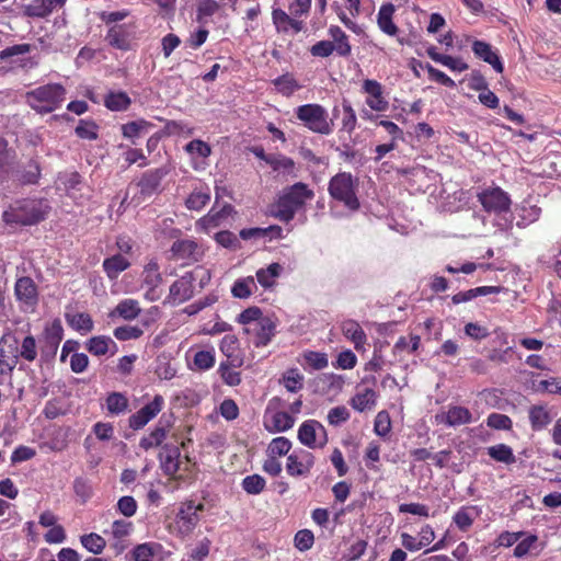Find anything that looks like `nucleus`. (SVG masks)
Here are the masks:
<instances>
[{
    "instance_id": "obj_12",
    "label": "nucleus",
    "mask_w": 561,
    "mask_h": 561,
    "mask_svg": "<svg viewBox=\"0 0 561 561\" xmlns=\"http://www.w3.org/2000/svg\"><path fill=\"white\" fill-rule=\"evenodd\" d=\"M362 92L367 94L365 103L371 111L386 112L389 108L383 87L377 80L365 79L362 83Z\"/></svg>"
},
{
    "instance_id": "obj_11",
    "label": "nucleus",
    "mask_w": 561,
    "mask_h": 561,
    "mask_svg": "<svg viewBox=\"0 0 561 561\" xmlns=\"http://www.w3.org/2000/svg\"><path fill=\"white\" fill-rule=\"evenodd\" d=\"M163 407L164 398L156 394L151 401L128 417V426L134 431L144 428L162 411Z\"/></svg>"
},
{
    "instance_id": "obj_24",
    "label": "nucleus",
    "mask_w": 561,
    "mask_h": 561,
    "mask_svg": "<svg viewBox=\"0 0 561 561\" xmlns=\"http://www.w3.org/2000/svg\"><path fill=\"white\" fill-rule=\"evenodd\" d=\"M273 23L277 30V32L288 33L293 31L294 33H299L304 28V22L297 20L295 16L291 18L282 9H274L272 12Z\"/></svg>"
},
{
    "instance_id": "obj_4",
    "label": "nucleus",
    "mask_w": 561,
    "mask_h": 561,
    "mask_svg": "<svg viewBox=\"0 0 561 561\" xmlns=\"http://www.w3.org/2000/svg\"><path fill=\"white\" fill-rule=\"evenodd\" d=\"M330 196L350 210H357L360 203L356 195V180L350 172H339L331 178L328 187Z\"/></svg>"
},
{
    "instance_id": "obj_9",
    "label": "nucleus",
    "mask_w": 561,
    "mask_h": 561,
    "mask_svg": "<svg viewBox=\"0 0 561 561\" xmlns=\"http://www.w3.org/2000/svg\"><path fill=\"white\" fill-rule=\"evenodd\" d=\"M171 260L181 262L182 265L197 263L204 256L203 247L194 239H180L172 243Z\"/></svg>"
},
{
    "instance_id": "obj_51",
    "label": "nucleus",
    "mask_w": 561,
    "mask_h": 561,
    "mask_svg": "<svg viewBox=\"0 0 561 561\" xmlns=\"http://www.w3.org/2000/svg\"><path fill=\"white\" fill-rule=\"evenodd\" d=\"M291 446V442L287 437L278 436L270 442L266 454L273 458L283 457L289 453Z\"/></svg>"
},
{
    "instance_id": "obj_41",
    "label": "nucleus",
    "mask_w": 561,
    "mask_h": 561,
    "mask_svg": "<svg viewBox=\"0 0 561 561\" xmlns=\"http://www.w3.org/2000/svg\"><path fill=\"white\" fill-rule=\"evenodd\" d=\"M302 366L305 369L322 370L328 367L329 358L325 353L316 351H305L302 353Z\"/></svg>"
},
{
    "instance_id": "obj_56",
    "label": "nucleus",
    "mask_w": 561,
    "mask_h": 561,
    "mask_svg": "<svg viewBox=\"0 0 561 561\" xmlns=\"http://www.w3.org/2000/svg\"><path fill=\"white\" fill-rule=\"evenodd\" d=\"M99 126L92 119H80L75 133L81 139L96 140L99 137Z\"/></svg>"
},
{
    "instance_id": "obj_45",
    "label": "nucleus",
    "mask_w": 561,
    "mask_h": 561,
    "mask_svg": "<svg viewBox=\"0 0 561 561\" xmlns=\"http://www.w3.org/2000/svg\"><path fill=\"white\" fill-rule=\"evenodd\" d=\"M165 438L167 430L162 426H156L148 435L140 438L139 447L147 451L161 446Z\"/></svg>"
},
{
    "instance_id": "obj_52",
    "label": "nucleus",
    "mask_w": 561,
    "mask_h": 561,
    "mask_svg": "<svg viewBox=\"0 0 561 561\" xmlns=\"http://www.w3.org/2000/svg\"><path fill=\"white\" fill-rule=\"evenodd\" d=\"M150 127H152V123H150L144 118H140L137 121H133V122L123 124L121 129H122L123 137L133 139V138L139 137L144 130H147Z\"/></svg>"
},
{
    "instance_id": "obj_30",
    "label": "nucleus",
    "mask_w": 561,
    "mask_h": 561,
    "mask_svg": "<svg viewBox=\"0 0 561 561\" xmlns=\"http://www.w3.org/2000/svg\"><path fill=\"white\" fill-rule=\"evenodd\" d=\"M105 409L110 415L125 414L129 412V400L123 392H110L105 398Z\"/></svg>"
},
{
    "instance_id": "obj_27",
    "label": "nucleus",
    "mask_w": 561,
    "mask_h": 561,
    "mask_svg": "<svg viewBox=\"0 0 561 561\" xmlns=\"http://www.w3.org/2000/svg\"><path fill=\"white\" fill-rule=\"evenodd\" d=\"M254 340L253 344L255 347H263L266 346L272 337L275 334V324L274 322L265 317L264 319H261L260 322H256L254 328Z\"/></svg>"
},
{
    "instance_id": "obj_43",
    "label": "nucleus",
    "mask_w": 561,
    "mask_h": 561,
    "mask_svg": "<svg viewBox=\"0 0 561 561\" xmlns=\"http://www.w3.org/2000/svg\"><path fill=\"white\" fill-rule=\"evenodd\" d=\"M210 201V190L206 187L195 188L186 198L185 206L190 210H201Z\"/></svg>"
},
{
    "instance_id": "obj_29",
    "label": "nucleus",
    "mask_w": 561,
    "mask_h": 561,
    "mask_svg": "<svg viewBox=\"0 0 561 561\" xmlns=\"http://www.w3.org/2000/svg\"><path fill=\"white\" fill-rule=\"evenodd\" d=\"M377 398L378 394L374 389L365 388L351 398L350 405L358 412H364L371 410L376 405Z\"/></svg>"
},
{
    "instance_id": "obj_48",
    "label": "nucleus",
    "mask_w": 561,
    "mask_h": 561,
    "mask_svg": "<svg viewBox=\"0 0 561 561\" xmlns=\"http://www.w3.org/2000/svg\"><path fill=\"white\" fill-rule=\"evenodd\" d=\"M62 337L64 328L61 321L59 319H55L45 327L42 342L59 346L60 342L62 341Z\"/></svg>"
},
{
    "instance_id": "obj_58",
    "label": "nucleus",
    "mask_w": 561,
    "mask_h": 561,
    "mask_svg": "<svg viewBox=\"0 0 561 561\" xmlns=\"http://www.w3.org/2000/svg\"><path fill=\"white\" fill-rule=\"evenodd\" d=\"M41 178V167L36 160H30L24 167L19 180L23 184H35Z\"/></svg>"
},
{
    "instance_id": "obj_50",
    "label": "nucleus",
    "mask_w": 561,
    "mask_h": 561,
    "mask_svg": "<svg viewBox=\"0 0 561 561\" xmlns=\"http://www.w3.org/2000/svg\"><path fill=\"white\" fill-rule=\"evenodd\" d=\"M282 383L289 392H298L304 387V376L297 368H289L283 374Z\"/></svg>"
},
{
    "instance_id": "obj_22",
    "label": "nucleus",
    "mask_w": 561,
    "mask_h": 561,
    "mask_svg": "<svg viewBox=\"0 0 561 561\" xmlns=\"http://www.w3.org/2000/svg\"><path fill=\"white\" fill-rule=\"evenodd\" d=\"M130 27L126 24L111 26L105 36L106 42L114 48L127 50L130 47Z\"/></svg>"
},
{
    "instance_id": "obj_40",
    "label": "nucleus",
    "mask_w": 561,
    "mask_h": 561,
    "mask_svg": "<svg viewBox=\"0 0 561 561\" xmlns=\"http://www.w3.org/2000/svg\"><path fill=\"white\" fill-rule=\"evenodd\" d=\"M488 455L495 461L507 466L516 462V457L511 446L506 444H496L488 447Z\"/></svg>"
},
{
    "instance_id": "obj_36",
    "label": "nucleus",
    "mask_w": 561,
    "mask_h": 561,
    "mask_svg": "<svg viewBox=\"0 0 561 561\" xmlns=\"http://www.w3.org/2000/svg\"><path fill=\"white\" fill-rule=\"evenodd\" d=\"M478 511L476 506H461L453 516V523L457 528L467 533L473 525Z\"/></svg>"
},
{
    "instance_id": "obj_16",
    "label": "nucleus",
    "mask_w": 561,
    "mask_h": 561,
    "mask_svg": "<svg viewBox=\"0 0 561 561\" xmlns=\"http://www.w3.org/2000/svg\"><path fill=\"white\" fill-rule=\"evenodd\" d=\"M169 173L167 167L151 169L146 171L139 179L137 185L144 197H150L160 191L161 182Z\"/></svg>"
},
{
    "instance_id": "obj_49",
    "label": "nucleus",
    "mask_w": 561,
    "mask_h": 561,
    "mask_svg": "<svg viewBox=\"0 0 561 561\" xmlns=\"http://www.w3.org/2000/svg\"><path fill=\"white\" fill-rule=\"evenodd\" d=\"M342 121H341V131H345L347 134H352L357 126V117L356 113L347 100H343L342 102Z\"/></svg>"
},
{
    "instance_id": "obj_14",
    "label": "nucleus",
    "mask_w": 561,
    "mask_h": 561,
    "mask_svg": "<svg viewBox=\"0 0 561 561\" xmlns=\"http://www.w3.org/2000/svg\"><path fill=\"white\" fill-rule=\"evenodd\" d=\"M18 363V340L3 335L0 339V375H11Z\"/></svg>"
},
{
    "instance_id": "obj_15",
    "label": "nucleus",
    "mask_w": 561,
    "mask_h": 561,
    "mask_svg": "<svg viewBox=\"0 0 561 561\" xmlns=\"http://www.w3.org/2000/svg\"><path fill=\"white\" fill-rule=\"evenodd\" d=\"M194 276L192 272H186L170 286L169 301L173 305H180L192 298L194 293Z\"/></svg>"
},
{
    "instance_id": "obj_7",
    "label": "nucleus",
    "mask_w": 561,
    "mask_h": 561,
    "mask_svg": "<svg viewBox=\"0 0 561 561\" xmlns=\"http://www.w3.org/2000/svg\"><path fill=\"white\" fill-rule=\"evenodd\" d=\"M482 209L488 214L502 215L511 211L512 199L502 187L492 185L482 188L477 194Z\"/></svg>"
},
{
    "instance_id": "obj_35",
    "label": "nucleus",
    "mask_w": 561,
    "mask_h": 561,
    "mask_svg": "<svg viewBox=\"0 0 561 561\" xmlns=\"http://www.w3.org/2000/svg\"><path fill=\"white\" fill-rule=\"evenodd\" d=\"M141 312L138 300L126 298L121 300L115 309L110 313L111 317L118 316L124 320L130 321L136 319Z\"/></svg>"
},
{
    "instance_id": "obj_23",
    "label": "nucleus",
    "mask_w": 561,
    "mask_h": 561,
    "mask_svg": "<svg viewBox=\"0 0 561 561\" xmlns=\"http://www.w3.org/2000/svg\"><path fill=\"white\" fill-rule=\"evenodd\" d=\"M67 0H32L25 5L24 13L30 18H45L55 9L64 7Z\"/></svg>"
},
{
    "instance_id": "obj_5",
    "label": "nucleus",
    "mask_w": 561,
    "mask_h": 561,
    "mask_svg": "<svg viewBox=\"0 0 561 561\" xmlns=\"http://www.w3.org/2000/svg\"><path fill=\"white\" fill-rule=\"evenodd\" d=\"M160 468L163 473L174 480L186 478L191 468V460L187 456L182 457L176 445L165 444L159 453Z\"/></svg>"
},
{
    "instance_id": "obj_8",
    "label": "nucleus",
    "mask_w": 561,
    "mask_h": 561,
    "mask_svg": "<svg viewBox=\"0 0 561 561\" xmlns=\"http://www.w3.org/2000/svg\"><path fill=\"white\" fill-rule=\"evenodd\" d=\"M204 510L205 505L203 503L196 504L193 500L182 502L174 519L179 534L190 535L199 523L198 513Z\"/></svg>"
},
{
    "instance_id": "obj_1",
    "label": "nucleus",
    "mask_w": 561,
    "mask_h": 561,
    "mask_svg": "<svg viewBox=\"0 0 561 561\" xmlns=\"http://www.w3.org/2000/svg\"><path fill=\"white\" fill-rule=\"evenodd\" d=\"M314 192L302 182L286 187L275 203L274 216L283 222H289L296 213L304 208L308 201L313 199Z\"/></svg>"
},
{
    "instance_id": "obj_25",
    "label": "nucleus",
    "mask_w": 561,
    "mask_h": 561,
    "mask_svg": "<svg viewBox=\"0 0 561 561\" xmlns=\"http://www.w3.org/2000/svg\"><path fill=\"white\" fill-rule=\"evenodd\" d=\"M396 8L392 3H383L377 13V24L381 32L389 36H396L399 32L398 26L393 22Z\"/></svg>"
},
{
    "instance_id": "obj_28",
    "label": "nucleus",
    "mask_w": 561,
    "mask_h": 561,
    "mask_svg": "<svg viewBox=\"0 0 561 561\" xmlns=\"http://www.w3.org/2000/svg\"><path fill=\"white\" fill-rule=\"evenodd\" d=\"M342 332L344 336L354 344L357 351L362 350L366 344V333L357 321L345 320L342 323Z\"/></svg>"
},
{
    "instance_id": "obj_21",
    "label": "nucleus",
    "mask_w": 561,
    "mask_h": 561,
    "mask_svg": "<svg viewBox=\"0 0 561 561\" xmlns=\"http://www.w3.org/2000/svg\"><path fill=\"white\" fill-rule=\"evenodd\" d=\"M471 48L477 58L491 65L497 73H502L504 71L503 62L489 43L476 39L472 43Z\"/></svg>"
},
{
    "instance_id": "obj_54",
    "label": "nucleus",
    "mask_w": 561,
    "mask_h": 561,
    "mask_svg": "<svg viewBox=\"0 0 561 561\" xmlns=\"http://www.w3.org/2000/svg\"><path fill=\"white\" fill-rule=\"evenodd\" d=\"M241 486L245 493L257 495L264 491L266 481L262 476L254 473L243 478Z\"/></svg>"
},
{
    "instance_id": "obj_13",
    "label": "nucleus",
    "mask_w": 561,
    "mask_h": 561,
    "mask_svg": "<svg viewBox=\"0 0 561 561\" xmlns=\"http://www.w3.org/2000/svg\"><path fill=\"white\" fill-rule=\"evenodd\" d=\"M314 456L300 449L287 456L286 471L290 477H307L314 466Z\"/></svg>"
},
{
    "instance_id": "obj_39",
    "label": "nucleus",
    "mask_w": 561,
    "mask_h": 561,
    "mask_svg": "<svg viewBox=\"0 0 561 561\" xmlns=\"http://www.w3.org/2000/svg\"><path fill=\"white\" fill-rule=\"evenodd\" d=\"M257 286L255 284L253 276H247L242 278H238L232 287L231 294L234 298L247 299L249 298L255 290Z\"/></svg>"
},
{
    "instance_id": "obj_61",
    "label": "nucleus",
    "mask_w": 561,
    "mask_h": 561,
    "mask_svg": "<svg viewBox=\"0 0 561 561\" xmlns=\"http://www.w3.org/2000/svg\"><path fill=\"white\" fill-rule=\"evenodd\" d=\"M421 345V337L419 335H411L410 340L405 336H400L393 345V353H414Z\"/></svg>"
},
{
    "instance_id": "obj_42",
    "label": "nucleus",
    "mask_w": 561,
    "mask_h": 561,
    "mask_svg": "<svg viewBox=\"0 0 561 561\" xmlns=\"http://www.w3.org/2000/svg\"><path fill=\"white\" fill-rule=\"evenodd\" d=\"M276 90L284 96H290L295 91L301 89L299 82L295 79L291 73H285L272 81Z\"/></svg>"
},
{
    "instance_id": "obj_44",
    "label": "nucleus",
    "mask_w": 561,
    "mask_h": 561,
    "mask_svg": "<svg viewBox=\"0 0 561 561\" xmlns=\"http://www.w3.org/2000/svg\"><path fill=\"white\" fill-rule=\"evenodd\" d=\"M163 282L162 274L160 273V266L156 260H150L144 267L142 271V285L159 287Z\"/></svg>"
},
{
    "instance_id": "obj_47",
    "label": "nucleus",
    "mask_w": 561,
    "mask_h": 561,
    "mask_svg": "<svg viewBox=\"0 0 561 561\" xmlns=\"http://www.w3.org/2000/svg\"><path fill=\"white\" fill-rule=\"evenodd\" d=\"M33 363L37 358V343L33 335H26L20 346L18 345V359Z\"/></svg>"
},
{
    "instance_id": "obj_31",
    "label": "nucleus",
    "mask_w": 561,
    "mask_h": 561,
    "mask_svg": "<svg viewBox=\"0 0 561 561\" xmlns=\"http://www.w3.org/2000/svg\"><path fill=\"white\" fill-rule=\"evenodd\" d=\"M131 105V99L125 91H110L104 96V106L112 112H125Z\"/></svg>"
},
{
    "instance_id": "obj_3",
    "label": "nucleus",
    "mask_w": 561,
    "mask_h": 561,
    "mask_svg": "<svg viewBox=\"0 0 561 561\" xmlns=\"http://www.w3.org/2000/svg\"><path fill=\"white\" fill-rule=\"evenodd\" d=\"M296 118L308 130L328 136L334 130V121L329 117L324 106L319 103H308L295 108Z\"/></svg>"
},
{
    "instance_id": "obj_34",
    "label": "nucleus",
    "mask_w": 561,
    "mask_h": 561,
    "mask_svg": "<svg viewBox=\"0 0 561 561\" xmlns=\"http://www.w3.org/2000/svg\"><path fill=\"white\" fill-rule=\"evenodd\" d=\"M103 270L110 279H116L118 275L130 266V262L122 254H114L103 261Z\"/></svg>"
},
{
    "instance_id": "obj_26",
    "label": "nucleus",
    "mask_w": 561,
    "mask_h": 561,
    "mask_svg": "<svg viewBox=\"0 0 561 561\" xmlns=\"http://www.w3.org/2000/svg\"><path fill=\"white\" fill-rule=\"evenodd\" d=\"M427 56L435 62H438L451 71L462 72L469 68L468 64L462 61L461 58L444 55L437 51V48L433 45L426 48Z\"/></svg>"
},
{
    "instance_id": "obj_17",
    "label": "nucleus",
    "mask_w": 561,
    "mask_h": 561,
    "mask_svg": "<svg viewBox=\"0 0 561 561\" xmlns=\"http://www.w3.org/2000/svg\"><path fill=\"white\" fill-rule=\"evenodd\" d=\"M14 294L16 299L26 306H35L38 301L37 286L28 276L16 279Z\"/></svg>"
},
{
    "instance_id": "obj_59",
    "label": "nucleus",
    "mask_w": 561,
    "mask_h": 561,
    "mask_svg": "<svg viewBox=\"0 0 561 561\" xmlns=\"http://www.w3.org/2000/svg\"><path fill=\"white\" fill-rule=\"evenodd\" d=\"M157 543L152 542H145L137 545L131 550V558L134 561H152L154 554H156V547Z\"/></svg>"
},
{
    "instance_id": "obj_18",
    "label": "nucleus",
    "mask_w": 561,
    "mask_h": 561,
    "mask_svg": "<svg viewBox=\"0 0 561 561\" xmlns=\"http://www.w3.org/2000/svg\"><path fill=\"white\" fill-rule=\"evenodd\" d=\"M436 419L448 426L456 427L472 422V414L469 409L461 405H449L448 410L436 415Z\"/></svg>"
},
{
    "instance_id": "obj_32",
    "label": "nucleus",
    "mask_w": 561,
    "mask_h": 561,
    "mask_svg": "<svg viewBox=\"0 0 561 561\" xmlns=\"http://www.w3.org/2000/svg\"><path fill=\"white\" fill-rule=\"evenodd\" d=\"M528 419L533 431H541L551 422V415L546 405H531L528 411Z\"/></svg>"
},
{
    "instance_id": "obj_10",
    "label": "nucleus",
    "mask_w": 561,
    "mask_h": 561,
    "mask_svg": "<svg viewBox=\"0 0 561 561\" xmlns=\"http://www.w3.org/2000/svg\"><path fill=\"white\" fill-rule=\"evenodd\" d=\"M298 439L309 448H323L329 440L325 427L317 420H307L301 423Z\"/></svg>"
},
{
    "instance_id": "obj_63",
    "label": "nucleus",
    "mask_w": 561,
    "mask_h": 561,
    "mask_svg": "<svg viewBox=\"0 0 561 561\" xmlns=\"http://www.w3.org/2000/svg\"><path fill=\"white\" fill-rule=\"evenodd\" d=\"M113 334L118 341H129L139 339L144 331L137 325L126 324L115 328Z\"/></svg>"
},
{
    "instance_id": "obj_6",
    "label": "nucleus",
    "mask_w": 561,
    "mask_h": 561,
    "mask_svg": "<svg viewBox=\"0 0 561 561\" xmlns=\"http://www.w3.org/2000/svg\"><path fill=\"white\" fill-rule=\"evenodd\" d=\"M47 211L38 201H22L3 213V220L23 226L35 225L45 219Z\"/></svg>"
},
{
    "instance_id": "obj_2",
    "label": "nucleus",
    "mask_w": 561,
    "mask_h": 561,
    "mask_svg": "<svg viewBox=\"0 0 561 561\" xmlns=\"http://www.w3.org/2000/svg\"><path fill=\"white\" fill-rule=\"evenodd\" d=\"M67 91L60 83H48L26 93L27 104L39 114H48L59 108L66 100Z\"/></svg>"
},
{
    "instance_id": "obj_33",
    "label": "nucleus",
    "mask_w": 561,
    "mask_h": 561,
    "mask_svg": "<svg viewBox=\"0 0 561 561\" xmlns=\"http://www.w3.org/2000/svg\"><path fill=\"white\" fill-rule=\"evenodd\" d=\"M219 348L221 353L230 360L233 366H241L243 360L238 356L239 340L234 334H227L221 339Z\"/></svg>"
},
{
    "instance_id": "obj_38",
    "label": "nucleus",
    "mask_w": 561,
    "mask_h": 561,
    "mask_svg": "<svg viewBox=\"0 0 561 561\" xmlns=\"http://www.w3.org/2000/svg\"><path fill=\"white\" fill-rule=\"evenodd\" d=\"M272 425L265 424L270 433H280L290 430L295 424V419L285 411H277L271 417Z\"/></svg>"
},
{
    "instance_id": "obj_46",
    "label": "nucleus",
    "mask_w": 561,
    "mask_h": 561,
    "mask_svg": "<svg viewBox=\"0 0 561 561\" xmlns=\"http://www.w3.org/2000/svg\"><path fill=\"white\" fill-rule=\"evenodd\" d=\"M110 345H113L114 347H116L115 342L111 337L105 336V335L93 336L90 340H88V342L85 343L87 350L92 355H95V356L105 355L110 350Z\"/></svg>"
},
{
    "instance_id": "obj_19",
    "label": "nucleus",
    "mask_w": 561,
    "mask_h": 561,
    "mask_svg": "<svg viewBox=\"0 0 561 561\" xmlns=\"http://www.w3.org/2000/svg\"><path fill=\"white\" fill-rule=\"evenodd\" d=\"M233 210V206L230 204H225L218 210L213 207L204 217L197 220L196 226L201 230L208 232L210 229L219 227L222 220L228 218Z\"/></svg>"
},
{
    "instance_id": "obj_60",
    "label": "nucleus",
    "mask_w": 561,
    "mask_h": 561,
    "mask_svg": "<svg viewBox=\"0 0 561 561\" xmlns=\"http://www.w3.org/2000/svg\"><path fill=\"white\" fill-rule=\"evenodd\" d=\"M267 164L274 171H285L289 174L294 173L295 169V161L291 158L283 154H272V157L267 160Z\"/></svg>"
},
{
    "instance_id": "obj_20",
    "label": "nucleus",
    "mask_w": 561,
    "mask_h": 561,
    "mask_svg": "<svg viewBox=\"0 0 561 561\" xmlns=\"http://www.w3.org/2000/svg\"><path fill=\"white\" fill-rule=\"evenodd\" d=\"M328 35L331 38L330 42L334 47L333 49L336 56L341 58L351 57L352 45L350 36L339 25H330L328 28Z\"/></svg>"
},
{
    "instance_id": "obj_57",
    "label": "nucleus",
    "mask_w": 561,
    "mask_h": 561,
    "mask_svg": "<svg viewBox=\"0 0 561 561\" xmlns=\"http://www.w3.org/2000/svg\"><path fill=\"white\" fill-rule=\"evenodd\" d=\"M80 541L88 551L94 554H100L106 546L105 539L95 533L81 536Z\"/></svg>"
},
{
    "instance_id": "obj_55",
    "label": "nucleus",
    "mask_w": 561,
    "mask_h": 561,
    "mask_svg": "<svg viewBox=\"0 0 561 561\" xmlns=\"http://www.w3.org/2000/svg\"><path fill=\"white\" fill-rule=\"evenodd\" d=\"M69 325L76 331L89 333L93 330V320L87 312H78L70 318L67 317Z\"/></svg>"
},
{
    "instance_id": "obj_37",
    "label": "nucleus",
    "mask_w": 561,
    "mask_h": 561,
    "mask_svg": "<svg viewBox=\"0 0 561 561\" xmlns=\"http://www.w3.org/2000/svg\"><path fill=\"white\" fill-rule=\"evenodd\" d=\"M283 267L279 263H272L265 268H259L255 277L257 283L265 289L275 285L276 278L279 277Z\"/></svg>"
},
{
    "instance_id": "obj_53",
    "label": "nucleus",
    "mask_w": 561,
    "mask_h": 561,
    "mask_svg": "<svg viewBox=\"0 0 561 561\" xmlns=\"http://www.w3.org/2000/svg\"><path fill=\"white\" fill-rule=\"evenodd\" d=\"M231 367L234 366L230 364V360L221 362L218 367V374L227 386L236 387L241 383V373L233 370Z\"/></svg>"
},
{
    "instance_id": "obj_64",
    "label": "nucleus",
    "mask_w": 561,
    "mask_h": 561,
    "mask_svg": "<svg viewBox=\"0 0 561 561\" xmlns=\"http://www.w3.org/2000/svg\"><path fill=\"white\" fill-rule=\"evenodd\" d=\"M313 543L314 535L310 529H300L294 537V545L301 552L311 549Z\"/></svg>"
},
{
    "instance_id": "obj_62",
    "label": "nucleus",
    "mask_w": 561,
    "mask_h": 561,
    "mask_svg": "<svg viewBox=\"0 0 561 561\" xmlns=\"http://www.w3.org/2000/svg\"><path fill=\"white\" fill-rule=\"evenodd\" d=\"M374 432L380 437H386L391 432V419L386 410L377 413L374 421Z\"/></svg>"
}]
</instances>
